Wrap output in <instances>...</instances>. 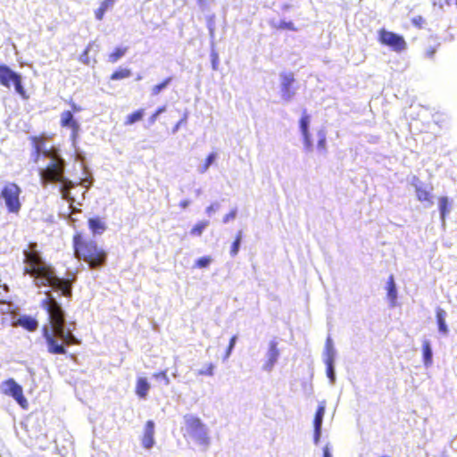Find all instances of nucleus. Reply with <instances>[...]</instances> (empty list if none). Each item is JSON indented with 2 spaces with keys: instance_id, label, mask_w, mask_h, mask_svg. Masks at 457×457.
Here are the masks:
<instances>
[{
  "instance_id": "obj_1",
  "label": "nucleus",
  "mask_w": 457,
  "mask_h": 457,
  "mask_svg": "<svg viewBox=\"0 0 457 457\" xmlns=\"http://www.w3.org/2000/svg\"><path fill=\"white\" fill-rule=\"evenodd\" d=\"M46 297L41 301V307L46 311L48 324L43 327L47 351L52 354H65L66 347L79 345L80 341L74 336L75 323H66L65 312L62 304L53 295L51 290L45 292Z\"/></svg>"
},
{
  "instance_id": "obj_2",
  "label": "nucleus",
  "mask_w": 457,
  "mask_h": 457,
  "mask_svg": "<svg viewBox=\"0 0 457 457\" xmlns=\"http://www.w3.org/2000/svg\"><path fill=\"white\" fill-rule=\"evenodd\" d=\"M23 255L24 273L33 278L37 287H47L67 298L71 297L72 280L55 274L54 269L42 259L37 243H29L23 250Z\"/></svg>"
},
{
  "instance_id": "obj_3",
  "label": "nucleus",
  "mask_w": 457,
  "mask_h": 457,
  "mask_svg": "<svg viewBox=\"0 0 457 457\" xmlns=\"http://www.w3.org/2000/svg\"><path fill=\"white\" fill-rule=\"evenodd\" d=\"M34 161L37 162L40 159L46 162L44 167H40L38 173L41 183L44 187L47 184H60L59 192L62 198L71 204L74 198L71 195V189L75 183L64 176L65 161L55 149H46L42 141L34 138Z\"/></svg>"
},
{
  "instance_id": "obj_4",
  "label": "nucleus",
  "mask_w": 457,
  "mask_h": 457,
  "mask_svg": "<svg viewBox=\"0 0 457 457\" xmlns=\"http://www.w3.org/2000/svg\"><path fill=\"white\" fill-rule=\"evenodd\" d=\"M74 253L77 258L87 262L91 268L101 267L106 261V253L96 242L83 241L79 237H74Z\"/></svg>"
},
{
  "instance_id": "obj_5",
  "label": "nucleus",
  "mask_w": 457,
  "mask_h": 457,
  "mask_svg": "<svg viewBox=\"0 0 457 457\" xmlns=\"http://www.w3.org/2000/svg\"><path fill=\"white\" fill-rule=\"evenodd\" d=\"M184 423L186 434L197 445L204 446L205 449L208 448L211 439L207 426L193 414H186L184 416Z\"/></svg>"
},
{
  "instance_id": "obj_6",
  "label": "nucleus",
  "mask_w": 457,
  "mask_h": 457,
  "mask_svg": "<svg viewBox=\"0 0 457 457\" xmlns=\"http://www.w3.org/2000/svg\"><path fill=\"white\" fill-rule=\"evenodd\" d=\"M0 84L9 89L13 86L17 94L27 97L21 76L4 64H0Z\"/></svg>"
},
{
  "instance_id": "obj_7",
  "label": "nucleus",
  "mask_w": 457,
  "mask_h": 457,
  "mask_svg": "<svg viewBox=\"0 0 457 457\" xmlns=\"http://www.w3.org/2000/svg\"><path fill=\"white\" fill-rule=\"evenodd\" d=\"M21 193V189L15 183L8 182L3 187L0 193V197L4 201L9 212L18 213L20 212L21 207V204L20 202Z\"/></svg>"
},
{
  "instance_id": "obj_8",
  "label": "nucleus",
  "mask_w": 457,
  "mask_h": 457,
  "mask_svg": "<svg viewBox=\"0 0 457 457\" xmlns=\"http://www.w3.org/2000/svg\"><path fill=\"white\" fill-rule=\"evenodd\" d=\"M378 40L381 44L389 46L393 51L397 53L404 51L407 47L403 37L385 29H381L378 31Z\"/></svg>"
},
{
  "instance_id": "obj_9",
  "label": "nucleus",
  "mask_w": 457,
  "mask_h": 457,
  "mask_svg": "<svg viewBox=\"0 0 457 457\" xmlns=\"http://www.w3.org/2000/svg\"><path fill=\"white\" fill-rule=\"evenodd\" d=\"M0 389L3 394L12 396L22 408H27L28 401L23 395L22 387L12 378L2 382Z\"/></svg>"
},
{
  "instance_id": "obj_10",
  "label": "nucleus",
  "mask_w": 457,
  "mask_h": 457,
  "mask_svg": "<svg viewBox=\"0 0 457 457\" xmlns=\"http://www.w3.org/2000/svg\"><path fill=\"white\" fill-rule=\"evenodd\" d=\"M280 79V96L285 103H289L294 98L296 88L294 87L295 77L291 72H281Z\"/></svg>"
},
{
  "instance_id": "obj_11",
  "label": "nucleus",
  "mask_w": 457,
  "mask_h": 457,
  "mask_svg": "<svg viewBox=\"0 0 457 457\" xmlns=\"http://www.w3.org/2000/svg\"><path fill=\"white\" fill-rule=\"evenodd\" d=\"M278 343L276 339H272L268 344V349L263 357V363L262 366V370L265 372H271L277 364L279 356L280 351L278 347Z\"/></svg>"
},
{
  "instance_id": "obj_12",
  "label": "nucleus",
  "mask_w": 457,
  "mask_h": 457,
  "mask_svg": "<svg viewBox=\"0 0 457 457\" xmlns=\"http://www.w3.org/2000/svg\"><path fill=\"white\" fill-rule=\"evenodd\" d=\"M326 411V401H320L319 403L316 413L313 420V442L317 445L320 443L322 430L323 418Z\"/></svg>"
},
{
  "instance_id": "obj_13",
  "label": "nucleus",
  "mask_w": 457,
  "mask_h": 457,
  "mask_svg": "<svg viewBox=\"0 0 457 457\" xmlns=\"http://www.w3.org/2000/svg\"><path fill=\"white\" fill-rule=\"evenodd\" d=\"M300 131L303 137L305 152L311 153L313 150V143L309 131L310 116L304 112L300 119Z\"/></svg>"
},
{
  "instance_id": "obj_14",
  "label": "nucleus",
  "mask_w": 457,
  "mask_h": 457,
  "mask_svg": "<svg viewBox=\"0 0 457 457\" xmlns=\"http://www.w3.org/2000/svg\"><path fill=\"white\" fill-rule=\"evenodd\" d=\"M154 422L148 420L145 426L142 445L145 449H151L154 445Z\"/></svg>"
},
{
  "instance_id": "obj_15",
  "label": "nucleus",
  "mask_w": 457,
  "mask_h": 457,
  "mask_svg": "<svg viewBox=\"0 0 457 457\" xmlns=\"http://www.w3.org/2000/svg\"><path fill=\"white\" fill-rule=\"evenodd\" d=\"M337 357V350L334 346L333 340L330 336L326 339L322 359L324 363L335 362Z\"/></svg>"
},
{
  "instance_id": "obj_16",
  "label": "nucleus",
  "mask_w": 457,
  "mask_h": 457,
  "mask_svg": "<svg viewBox=\"0 0 457 457\" xmlns=\"http://www.w3.org/2000/svg\"><path fill=\"white\" fill-rule=\"evenodd\" d=\"M447 312L437 307L436 310V319L438 327V332L443 336H447L449 334V328L446 324Z\"/></svg>"
},
{
  "instance_id": "obj_17",
  "label": "nucleus",
  "mask_w": 457,
  "mask_h": 457,
  "mask_svg": "<svg viewBox=\"0 0 457 457\" xmlns=\"http://www.w3.org/2000/svg\"><path fill=\"white\" fill-rule=\"evenodd\" d=\"M61 124L63 127H69L72 129V137H75L79 124L74 120L73 114L70 111H65L61 115Z\"/></svg>"
},
{
  "instance_id": "obj_18",
  "label": "nucleus",
  "mask_w": 457,
  "mask_h": 457,
  "mask_svg": "<svg viewBox=\"0 0 457 457\" xmlns=\"http://www.w3.org/2000/svg\"><path fill=\"white\" fill-rule=\"evenodd\" d=\"M150 384L145 378L138 377L136 383V394L138 397L145 399L148 395Z\"/></svg>"
},
{
  "instance_id": "obj_19",
  "label": "nucleus",
  "mask_w": 457,
  "mask_h": 457,
  "mask_svg": "<svg viewBox=\"0 0 457 457\" xmlns=\"http://www.w3.org/2000/svg\"><path fill=\"white\" fill-rule=\"evenodd\" d=\"M17 322L21 327L26 328L29 331H35L38 327L37 320L27 315L21 316Z\"/></svg>"
},
{
  "instance_id": "obj_20",
  "label": "nucleus",
  "mask_w": 457,
  "mask_h": 457,
  "mask_svg": "<svg viewBox=\"0 0 457 457\" xmlns=\"http://www.w3.org/2000/svg\"><path fill=\"white\" fill-rule=\"evenodd\" d=\"M88 226L93 234L95 235H101L103 234L105 229L106 226L104 222L101 220L99 218H91L88 220Z\"/></svg>"
},
{
  "instance_id": "obj_21",
  "label": "nucleus",
  "mask_w": 457,
  "mask_h": 457,
  "mask_svg": "<svg viewBox=\"0 0 457 457\" xmlns=\"http://www.w3.org/2000/svg\"><path fill=\"white\" fill-rule=\"evenodd\" d=\"M423 361L425 366L428 367L432 363L433 352L428 340H424L422 344Z\"/></svg>"
},
{
  "instance_id": "obj_22",
  "label": "nucleus",
  "mask_w": 457,
  "mask_h": 457,
  "mask_svg": "<svg viewBox=\"0 0 457 457\" xmlns=\"http://www.w3.org/2000/svg\"><path fill=\"white\" fill-rule=\"evenodd\" d=\"M387 296L391 302V305L394 306L397 298V290L393 276H390L387 281Z\"/></svg>"
},
{
  "instance_id": "obj_23",
  "label": "nucleus",
  "mask_w": 457,
  "mask_h": 457,
  "mask_svg": "<svg viewBox=\"0 0 457 457\" xmlns=\"http://www.w3.org/2000/svg\"><path fill=\"white\" fill-rule=\"evenodd\" d=\"M415 189H416L417 198L419 201L432 203L430 192L428 190H427V188L423 187L421 185L416 184Z\"/></svg>"
},
{
  "instance_id": "obj_24",
  "label": "nucleus",
  "mask_w": 457,
  "mask_h": 457,
  "mask_svg": "<svg viewBox=\"0 0 457 457\" xmlns=\"http://www.w3.org/2000/svg\"><path fill=\"white\" fill-rule=\"evenodd\" d=\"M91 51H94L95 53H97L99 51V46L97 44H96V42H91L88 44V46H87L85 51L79 56V61L85 64H88L89 63L88 54Z\"/></svg>"
},
{
  "instance_id": "obj_25",
  "label": "nucleus",
  "mask_w": 457,
  "mask_h": 457,
  "mask_svg": "<svg viewBox=\"0 0 457 457\" xmlns=\"http://www.w3.org/2000/svg\"><path fill=\"white\" fill-rule=\"evenodd\" d=\"M114 5L112 0H104L101 3L100 7L95 12L96 20L102 21L105 12Z\"/></svg>"
},
{
  "instance_id": "obj_26",
  "label": "nucleus",
  "mask_w": 457,
  "mask_h": 457,
  "mask_svg": "<svg viewBox=\"0 0 457 457\" xmlns=\"http://www.w3.org/2000/svg\"><path fill=\"white\" fill-rule=\"evenodd\" d=\"M438 207L441 220L443 222H445V216L450 212L449 201L446 196H442L439 198Z\"/></svg>"
},
{
  "instance_id": "obj_27",
  "label": "nucleus",
  "mask_w": 457,
  "mask_h": 457,
  "mask_svg": "<svg viewBox=\"0 0 457 457\" xmlns=\"http://www.w3.org/2000/svg\"><path fill=\"white\" fill-rule=\"evenodd\" d=\"M318 137V143H317V149L320 153H326L327 152V134L324 129H320L317 132Z\"/></svg>"
},
{
  "instance_id": "obj_28",
  "label": "nucleus",
  "mask_w": 457,
  "mask_h": 457,
  "mask_svg": "<svg viewBox=\"0 0 457 457\" xmlns=\"http://www.w3.org/2000/svg\"><path fill=\"white\" fill-rule=\"evenodd\" d=\"M144 114H145L144 109H139V110L134 112L133 113L127 116L124 125H126V126L132 125V124L141 120L142 118L144 117Z\"/></svg>"
},
{
  "instance_id": "obj_29",
  "label": "nucleus",
  "mask_w": 457,
  "mask_h": 457,
  "mask_svg": "<svg viewBox=\"0 0 457 457\" xmlns=\"http://www.w3.org/2000/svg\"><path fill=\"white\" fill-rule=\"evenodd\" d=\"M209 226V221L208 220H202V221H199L197 224H195L191 231H190V234L192 236H195V237H200L204 230Z\"/></svg>"
},
{
  "instance_id": "obj_30",
  "label": "nucleus",
  "mask_w": 457,
  "mask_h": 457,
  "mask_svg": "<svg viewBox=\"0 0 457 457\" xmlns=\"http://www.w3.org/2000/svg\"><path fill=\"white\" fill-rule=\"evenodd\" d=\"M217 154L215 153H211L205 159L204 163L198 167V171L202 174L205 173L210 166L215 162Z\"/></svg>"
},
{
  "instance_id": "obj_31",
  "label": "nucleus",
  "mask_w": 457,
  "mask_h": 457,
  "mask_svg": "<svg viewBox=\"0 0 457 457\" xmlns=\"http://www.w3.org/2000/svg\"><path fill=\"white\" fill-rule=\"evenodd\" d=\"M127 47H118L109 55V62L114 63L123 57L127 52Z\"/></svg>"
},
{
  "instance_id": "obj_32",
  "label": "nucleus",
  "mask_w": 457,
  "mask_h": 457,
  "mask_svg": "<svg viewBox=\"0 0 457 457\" xmlns=\"http://www.w3.org/2000/svg\"><path fill=\"white\" fill-rule=\"evenodd\" d=\"M130 75H131V71L129 69H120L112 74L111 79L120 80V79L129 78V77H130Z\"/></svg>"
},
{
  "instance_id": "obj_33",
  "label": "nucleus",
  "mask_w": 457,
  "mask_h": 457,
  "mask_svg": "<svg viewBox=\"0 0 457 457\" xmlns=\"http://www.w3.org/2000/svg\"><path fill=\"white\" fill-rule=\"evenodd\" d=\"M171 80H172V78L169 77L165 80H163L162 83L154 86L152 88V96L159 95L162 90H164L169 86V84L170 83Z\"/></svg>"
},
{
  "instance_id": "obj_34",
  "label": "nucleus",
  "mask_w": 457,
  "mask_h": 457,
  "mask_svg": "<svg viewBox=\"0 0 457 457\" xmlns=\"http://www.w3.org/2000/svg\"><path fill=\"white\" fill-rule=\"evenodd\" d=\"M325 365L327 377L328 378L330 384L334 385L336 382L335 362L325 363Z\"/></svg>"
},
{
  "instance_id": "obj_35",
  "label": "nucleus",
  "mask_w": 457,
  "mask_h": 457,
  "mask_svg": "<svg viewBox=\"0 0 457 457\" xmlns=\"http://www.w3.org/2000/svg\"><path fill=\"white\" fill-rule=\"evenodd\" d=\"M212 262L211 256H203L195 261V267L203 269L207 268Z\"/></svg>"
},
{
  "instance_id": "obj_36",
  "label": "nucleus",
  "mask_w": 457,
  "mask_h": 457,
  "mask_svg": "<svg viewBox=\"0 0 457 457\" xmlns=\"http://www.w3.org/2000/svg\"><path fill=\"white\" fill-rule=\"evenodd\" d=\"M237 340V336H236V335L230 338L228 349H227L225 356H224V360H227L230 356V354L236 345Z\"/></svg>"
},
{
  "instance_id": "obj_37",
  "label": "nucleus",
  "mask_w": 457,
  "mask_h": 457,
  "mask_svg": "<svg viewBox=\"0 0 457 457\" xmlns=\"http://www.w3.org/2000/svg\"><path fill=\"white\" fill-rule=\"evenodd\" d=\"M154 377L156 378V379H161L164 382V385L165 386H169L170 383V380L169 378V377L167 376V372L166 370L164 371H161L159 373H155L154 374Z\"/></svg>"
},
{
  "instance_id": "obj_38",
  "label": "nucleus",
  "mask_w": 457,
  "mask_h": 457,
  "mask_svg": "<svg viewBox=\"0 0 457 457\" xmlns=\"http://www.w3.org/2000/svg\"><path fill=\"white\" fill-rule=\"evenodd\" d=\"M274 26L278 29H289V30L295 29L294 24L291 21H280L278 25L274 24Z\"/></svg>"
},
{
  "instance_id": "obj_39",
  "label": "nucleus",
  "mask_w": 457,
  "mask_h": 457,
  "mask_svg": "<svg viewBox=\"0 0 457 457\" xmlns=\"http://www.w3.org/2000/svg\"><path fill=\"white\" fill-rule=\"evenodd\" d=\"M214 365L210 363L206 368H203L197 371L198 375H206L212 376L213 375Z\"/></svg>"
},
{
  "instance_id": "obj_40",
  "label": "nucleus",
  "mask_w": 457,
  "mask_h": 457,
  "mask_svg": "<svg viewBox=\"0 0 457 457\" xmlns=\"http://www.w3.org/2000/svg\"><path fill=\"white\" fill-rule=\"evenodd\" d=\"M240 245H241V242H239L238 239H235L234 242L232 243V245L230 248V255L232 257H235L238 253L239 249H240Z\"/></svg>"
},
{
  "instance_id": "obj_41",
  "label": "nucleus",
  "mask_w": 457,
  "mask_h": 457,
  "mask_svg": "<svg viewBox=\"0 0 457 457\" xmlns=\"http://www.w3.org/2000/svg\"><path fill=\"white\" fill-rule=\"evenodd\" d=\"M219 209H220V204L218 202H215V203H212L211 205H209L205 209V213L208 216H212V214L214 213L215 212H217Z\"/></svg>"
},
{
  "instance_id": "obj_42",
  "label": "nucleus",
  "mask_w": 457,
  "mask_h": 457,
  "mask_svg": "<svg viewBox=\"0 0 457 457\" xmlns=\"http://www.w3.org/2000/svg\"><path fill=\"white\" fill-rule=\"evenodd\" d=\"M237 208H234L228 214H226L223 217V220H222L223 223H228L230 220H234L237 217Z\"/></svg>"
},
{
  "instance_id": "obj_43",
  "label": "nucleus",
  "mask_w": 457,
  "mask_h": 457,
  "mask_svg": "<svg viewBox=\"0 0 457 457\" xmlns=\"http://www.w3.org/2000/svg\"><path fill=\"white\" fill-rule=\"evenodd\" d=\"M163 112H165V107H164V106H163V107H160V108H159V109H158V110H157V111H156V112H154L151 117H150V118H149V123H150V124H154V123L156 121V120H157L158 116H159L161 113H162Z\"/></svg>"
},
{
  "instance_id": "obj_44",
  "label": "nucleus",
  "mask_w": 457,
  "mask_h": 457,
  "mask_svg": "<svg viewBox=\"0 0 457 457\" xmlns=\"http://www.w3.org/2000/svg\"><path fill=\"white\" fill-rule=\"evenodd\" d=\"M207 27H208L210 37H211V40H212V44L213 45L214 29H215L214 22L212 21H209L208 24H207Z\"/></svg>"
},
{
  "instance_id": "obj_45",
  "label": "nucleus",
  "mask_w": 457,
  "mask_h": 457,
  "mask_svg": "<svg viewBox=\"0 0 457 457\" xmlns=\"http://www.w3.org/2000/svg\"><path fill=\"white\" fill-rule=\"evenodd\" d=\"M187 115V113L184 114V117L177 122V124L172 129V133L175 134L179 129V128L186 123Z\"/></svg>"
},
{
  "instance_id": "obj_46",
  "label": "nucleus",
  "mask_w": 457,
  "mask_h": 457,
  "mask_svg": "<svg viewBox=\"0 0 457 457\" xmlns=\"http://www.w3.org/2000/svg\"><path fill=\"white\" fill-rule=\"evenodd\" d=\"M212 65L213 70H217L218 64V54L215 52H212Z\"/></svg>"
},
{
  "instance_id": "obj_47",
  "label": "nucleus",
  "mask_w": 457,
  "mask_h": 457,
  "mask_svg": "<svg viewBox=\"0 0 457 457\" xmlns=\"http://www.w3.org/2000/svg\"><path fill=\"white\" fill-rule=\"evenodd\" d=\"M413 23L416 25V26H419L420 27L421 26V23L423 22V18L421 16H418V17H415L413 20H412Z\"/></svg>"
},
{
  "instance_id": "obj_48",
  "label": "nucleus",
  "mask_w": 457,
  "mask_h": 457,
  "mask_svg": "<svg viewBox=\"0 0 457 457\" xmlns=\"http://www.w3.org/2000/svg\"><path fill=\"white\" fill-rule=\"evenodd\" d=\"M190 204L191 202L188 199H185L179 203V206L183 209H186L190 205Z\"/></svg>"
},
{
  "instance_id": "obj_49",
  "label": "nucleus",
  "mask_w": 457,
  "mask_h": 457,
  "mask_svg": "<svg viewBox=\"0 0 457 457\" xmlns=\"http://www.w3.org/2000/svg\"><path fill=\"white\" fill-rule=\"evenodd\" d=\"M323 457H332V454H331L328 445H326L323 448Z\"/></svg>"
},
{
  "instance_id": "obj_50",
  "label": "nucleus",
  "mask_w": 457,
  "mask_h": 457,
  "mask_svg": "<svg viewBox=\"0 0 457 457\" xmlns=\"http://www.w3.org/2000/svg\"><path fill=\"white\" fill-rule=\"evenodd\" d=\"M93 182V178H87V179H85L83 181H82V185L84 187H89L90 185L92 184Z\"/></svg>"
},
{
  "instance_id": "obj_51",
  "label": "nucleus",
  "mask_w": 457,
  "mask_h": 457,
  "mask_svg": "<svg viewBox=\"0 0 457 457\" xmlns=\"http://www.w3.org/2000/svg\"><path fill=\"white\" fill-rule=\"evenodd\" d=\"M235 239H238V240H239V242H241V241H242V231H241V230H239V231L237 232V236H236V238H235Z\"/></svg>"
},
{
  "instance_id": "obj_52",
  "label": "nucleus",
  "mask_w": 457,
  "mask_h": 457,
  "mask_svg": "<svg viewBox=\"0 0 457 457\" xmlns=\"http://www.w3.org/2000/svg\"><path fill=\"white\" fill-rule=\"evenodd\" d=\"M72 109L75 111V112H79L80 111V108L78 107L75 104H72Z\"/></svg>"
},
{
  "instance_id": "obj_53",
  "label": "nucleus",
  "mask_w": 457,
  "mask_h": 457,
  "mask_svg": "<svg viewBox=\"0 0 457 457\" xmlns=\"http://www.w3.org/2000/svg\"><path fill=\"white\" fill-rule=\"evenodd\" d=\"M434 52H435L434 50H431V51H429V52H428V53H427V55H428V57H432V56H433V54H434Z\"/></svg>"
},
{
  "instance_id": "obj_54",
  "label": "nucleus",
  "mask_w": 457,
  "mask_h": 457,
  "mask_svg": "<svg viewBox=\"0 0 457 457\" xmlns=\"http://www.w3.org/2000/svg\"><path fill=\"white\" fill-rule=\"evenodd\" d=\"M142 79L141 76H137V80H140Z\"/></svg>"
},
{
  "instance_id": "obj_55",
  "label": "nucleus",
  "mask_w": 457,
  "mask_h": 457,
  "mask_svg": "<svg viewBox=\"0 0 457 457\" xmlns=\"http://www.w3.org/2000/svg\"><path fill=\"white\" fill-rule=\"evenodd\" d=\"M112 3L114 4V3H115V0H112Z\"/></svg>"
}]
</instances>
